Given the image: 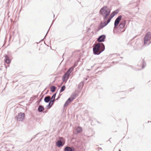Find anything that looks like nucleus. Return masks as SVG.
Instances as JSON below:
<instances>
[{"instance_id": "24", "label": "nucleus", "mask_w": 151, "mask_h": 151, "mask_svg": "<svg viewBox=\"0 0 151 151\" xmlns=\"http://www.w3.org/2000/svg\"><path fill=\"white\" fill-rule=\"evenodd\" d=\"M55 101V100L51 99L49 102L52 105H53Z\"/></svg>"}, {"instance_id": "2", "label": "nucleus", "mask_w": 151, "mask_h": 151, "mask_svg": "<svg viewBox=\"0 0 151 151\" xmlns=\"http://www.w3.org/2000/svg\"><path fill=\"white\" fill-rule=\"evenodd\" d=\"M111 9L106 6H104L99 11V13L103 17L104 20H106L111 12Z\"/></svg>"}, {"instance_id": "9", "label": "nucleus", "mask_w": 151, "mask_h": 151, "mask_svg": "<svg viewBox=\"0 0 151 151\" xmlns=\"http://www.w3.org/2000/svg\"><path fill=\"white\" fill-rule=\"evenodd\" d=\"M106 36L104 35H103L100 36L98 38L97 40L100 42H103L105 41Z\"/></svg>"}, {"instance_id": "11", "label": "nucleus", "mask_w": 151, "mask_h": 151, "mask_svg": "<svg viewBox=\"0 0 151 151\" xmlns=\"http://www.w3.org/2000/svg\"><path fill=\"white\" fill-rule=\"evenodd\" d=\"M5 57L4 60L5 63L7 64L10 63L11 62V60L7 55H4Z\"/></svg>"}, {"instance_id": "18", "label": "nucleus", "mask_w": 151, "mask_h": 151, "mask_svg": "<svg viewBox=\"0 0 151 151\" xmlns=\"http://www.w3.org/2000/svg\"><path fill=\"white\" fill-rule=\"evenodd\" d=\"M104 27V25L102 24L101 23H100L98 29H97V31H99L100 29Z\"/></svg>"}, {"instance_id": "15", "label": "nucleus", "mask_w": 151, "mask_h": 151, "mask_svg": "<svg viewBox=\"0 0 151 151\" xmlns=\"http://www.w3.org/2000/svg\"><path fill=\"white\" fill-rule=\"evenodd\" d=\"M44 110V107L42 105H39L38 108V111L39 112H42Z\"/></svg>"}, {"instance_id": "26", "label": "nucleus", "mask_w": 151, "mask_h": 151, "mask_svg": "<svg viewBox=\"0 0 151 151\" xmlns=\"http://www.w3.org/2000/svg\"><path fill=\"white\" fill-rule=\"evenodd\" d=\"M70 151H75V149L73 147H70Z\"/></svg>"}, {"instance_id": "13", "label": "nucleus", "mask_w": 151, "mask_h": 151, "mask_svg": "<svg viewBox=\"0 0 151 151\" xmlns=\"http://www.w3.org/2000/svg\"><path fill=\"white\" fill-rule=\"evenodd\" d=\"M51 99V98L49 96H47L45 97L44 99V101L46 103H48L49 102Z\"/></svg>"}, {"instance_id": "33", "label": "nucleus", "mask_w": 151, "mask_h": 151, "mask_svg": "<svg viewBox=\"0 0 151 151\" xmlns=\"http://www.w3.org/2000/svg\"><path fill=\"white\" fill-rule=\"evenodd\" d=\"M74 66H75V67L76 66V65L75 64L74 65V66Z\"/></svg>"}, {"instance_id": "19", "label": "nucleus", "mask_w": 151, "mask_h": 151, "mask_svg": "<svg viewBox=\"0 0 151 151\" xmlns=\"http://www.w3.org/2000/svg\"><path fill=\"white\" fill-rule=\"evenodd\" d=\"M76 130L77 132L80 133L82 131V129L81 127H78Z\"/></svg>"}, {"instance_id": "41", "label": "nucleus", "mask_w": 151, "mask_h": 151, "mask_svg": "<svg viewBox=\"0 0 151 151\" xmlns=\"http://www.w3.org/2000/svg\"><path fill=\"white\" fill-rule=\"evenodd\" d=\"M149 44H148L147 45H148Z\"/></svg>"}, {"instance_id": "21", "label": "nucleus", "mask_w": 151, "mask_h": 151, "mask_svg": "<svg viewBox=\"0 0 151 151\" xmlns=\"http://www.w3.org/2000/svg\"><path fill=\"white\" fill-rule=\"evenodd\" d=\"M70 147L68 146H66L65 147L64 150L63 151H70Z\"/></svg>"}, {"instance_id": "32", "label": "nucleus", "mask_w": 151, "mask_h": 151, "mask_svg": "<svg viewBox=\"0 0 151 151\" xmlns=\"http://www.w3.org/2000/svg\"><path fill=\"white\" fill-rule=\"evenodd\" d=\"M117 26H114V30L115 29H116L117 28Z\"/></svg>"}, {"instance_id": "35", "label": "nucleus", "mask_w": 151, "mask_h": 151, "mask_svg": "<svg viewBox=\"0 0 151 151\" xmlns=\"http://www.w3.org/2000/svg\"><path fill=\"white\" fill-rule=\"evenodd\" d=\"M119 151H121V150L119 149Z\"/></svg>"}, {"instance_id": "3", "label": "nucleus", "mask_w": 151, "mask_h": 151, "mask_svg": "<svg viewBox=\"0 0 151 151\" xmlns=\"http://www.w3.org/2000/svg\"><path fill=\"white\" fill-rule=\"evenodd\" d=\"M76 95L77 94L76 93H73L70 97H69L65 102L63 106L64 107L67 106L69 103L71 102L74 99L76 98Z\"/></svg>"}, {"instance_id": "40", "label": "nucleus", "mask_w": 151, "mask_h": 151, "mask_svg": "<svg viewBox=\"0 0 151 151\" xmlns=\"http://www.w3.org/2000/svg\"><path fill=\"white\" fill-rule=\"evenodd\" d=\"M53 16H54H54H55V15H54H54H53Z\"/></svg>"}, {"instance_id": "17", "label": "nucleus", "mask_w": 151, "mask_h": 151, "mask_svg": "<svg viewBox=\"0 0 151 151\" xmlns=\"http://www.w3.org/2000/svg\"><path fill=\"white\" fill-rule=\"evenodd\" d=\"M83 82L81 81L78 85V88L79 89H82L83 86Z\"/></svg>"}, {"instance_id": "28", "label": "nucleus", "mask_w": 151, "mask_h": 151, "mask_svg": "<svg viewBox=\"0 0 151 151\" xmlns=\"http://www.w3.org/2000/svg\"><path fill=\"white\" fill-rule=\"evenodd\" d=\"M128 66L130 67L133 70H136L135 69V68L133 66H132L129 65V66Z\"/></svg>"}, {"instance_id": "6", "label": "nucleus", "mask_w": 151, "mask_h": 151, "mask_svg": "<svg viewBox=\"0 0 151 151\" xmlns=\"http://www.w3.org/2000/svg\"><path fill=\"white\" fill-rule=\"evenodd\" d=\"M71 73V72H69L67 71L64 74L63 76V81H67L69 78V76Z\"/></svg>"}, {"instance_id": "36", "label": "nucleus", "mask_w": 151, "mask_h": 151, "mask_svg": "<svg viewBox=\"0 0 151 151\" xmlns=\"http://www.w3.org/2000/svg\"><path fill=\"white\" fill-rule=\"evenodd\" d=\"M100 149L101 150H102V148H100Z\"/></svg>"}, {"instance_id": "5", "label": "nucleus", "mask_w": 151, "mask_h": 151, "mask_svg": "<svg viewBox=\"0 0 151 151\" xmlns=\"http://www.w3.org/2000/svg\"><path fill=\"white\" fill-rule=\"evenodd\" d=\"M25 114L24 113L20 112L18 114L17 116L15 117L17 121H22L24 119Z\"/></svg>"}, {"instance_id": "25", "label": "nucleus", "mask_w": 151, "mask_h": 151, "mask_svg": "<svg viewBox=\"0 0 151 151\" xmlns=\"http://www.w3.org/2000/svg\"><path fill=\"white\" fill-rule=\"evenodd\" d=\"M145 64H146V63L145 62L144 60H143V62H142V68L143 69L145 68Z\"/></svg>"}, {"instance_id": "4", "label": "nucleus", "mask_w": 151, "mask_h": 151, "mask_svg": "<svg viewBox=\"0 0 151 151\" xmlns=\"http://www.w3.org/2000/svg\"><path fill=\"white\" fill-rule=\"evenodd\" d=\"M151 39V32H148L144 37V44L146 45L148 41H150Z\"/></svg>"}, {"instance_id": "23", "label": "nucleus", "mask_w": 151, "mask_h": 151, "mask_svg": "<svg viewBox=\"0 0 151 151\" xmlns=\"http://www.w3.org/2000/svg\"><path fill=\"white\" fill-rule=\"evenodd\" d=\"M56 93H55L54 94L52 95V96L51 97V99H53V100H55V96H56Z\"/></svg>"}, {"instance_id": "14", "label": "nucleus", "mask_w": 151, "mask_h": 151, "mask_svg": "<svg viewBox=\"0 0 151 151\" xmlns=\"http://www.w3.org/2000/svg\"><path fill=\"white\" fill-rule=\"evenodd\" d=\"M110 20L109 19H108L106 21H105L104 22H101V23L104 27L107 25L110 22Z\"/></svg>"}, {"instance_id": "29", "label": "nucleus", "mask_w": 151, "mask_h": 151, "mask_svg": "<svg viewBox=\"0 0 151 151\" xmlns=\"http://www.w3.org/2000/svg\"><path fill=\"white\" fill-rule=\"evenodd\" d=\"M37 134L36 135H35V136H34L32 138V139H31L30 140V142H31L32 140L33 139H35L36 137V135L37 134Z\"/></svg>"}, {"instance_id": "30", "label": "nucleus", "mask_w": 151, "mask_h": 151, "mask_svg": "<svg viewBox=\"0 0 151 151\" xmlns=\"http://www.w3.org/2000/svg\"><path fill=\"white\" fill-rule=\"evenodd\" d=\"M52 25V24H51V25L50 26V27H49V29H48V31L47 32V33H46V35H45V37H44V39L45 38V37H46V36H47V33H48V31H49V30H50V27H51V25Z\"/></svg>"}, {"instance_id": "20", "label": "nucleus", "mask_w": 151, "mask_h": 151, "mask_svg": "<svg viewBox=\"0 0 151 151\" xmlns=\"http://www.w3.org/2000/svg\"><path fill=\"white\" fill-rule=\"evenodd\" d=\"M65 85H63V86H62L61 87V88L60 91V93H61L63 91H64L65 90Z\"/></svg>"}, {"instance_id": "7", "label": "nucleus", "mask_w": 151, "mask_h": 151, "mask_svg": "<svg viewBox=\"0 0 151 151\" xmlns=\"http://www.w3.org/2000/svg\"><path fill=\"white\" fill-rule=\"evenodd\" d=\"M122 15H120L118 16V17L115 20L114 23V26H118V24H119L122 18Z\"/></svg>"}, {"instance_id": "12", "label": "nucleus", "mask_w": 151, "mask_h": 151, "mask_svg": "<svg viewBox=\"0 0 151 151\" xmlns=\"http://www.w3.org/2000/svg\"><path fill=\"white\" fill-rule=\"evenodd\" d=\"M126 24V21L124 20L122 21L120 23L119 27L120 28H124Z\"/></svg>"}, {"instance_id": "10", "label": "nucleus", "mask_w": 151, "mask_h": 151, "mask_svg": "<svg viewBox=\"0 0 151 151\" xmlns=\"http://www.w3.org/2000/svg\"><path fill=\"white\" fill-rule=\"evenodd\" d=\"M64 144V143H63L62 141L60 140H58L56 142V145L58 147H60L63 146Z\"/></svg>"}, {"instance_id": "8", "label": "nucleus", "mask_w": 151, "mask_h": 151, "mask_svg": "<svg viewBox=\"0 0 151 151\" xmlns=\"http://www.w3.org/2000/svg\"><path fill=\"white\" fill-rule=\"evenodd\" d=\"M119 12V10L117 9L111 12L109 17V19L110 20H111V19L117 13Z\"/></svg>"}, {"instance_id": "31", "label": "nucleus", "mask_w": 151, "mask_h": 151, "mask_svg": "<svg viewBox=\"0 0 151 151\" xmlns=\"http://www.w3.org/2000/svg\"><path fill=\"white\" fill-rule=\"evenodd\" d=\"M42 97L43 96H42V97L39 99V101L40 102L42 100Z\"/></svg>"}, {"instance_id": "16", "label": "nucleus", "mask_w": 151, "mask_h": 151, "mask_svg": "<svg viewBox=\"0 0 151 151\" xmlns=\"http://www.w3.org/2000/svg\"><path fill=\"white\" fill-rule=\"evenodd\" d=\"M56 88V87L55 86H52L50 87V91L52 92L53 93L55 92Z\"/></svg>"}, {"instance_id": "22", "label": "nucleus", "mask_w": 151, "mask_h": 151, "mask_svg": "<svg viewBox=\"0 0 151 151\" xmlns=\"http://www.w3.org/2000/svg\"><path fill=\"white\" fill-rule=\"evenodd\" d=\"M75 67V66H74L73 67H72L70 68H69L68 70H67L69 72H71L73 70L74 68Z\"/></svg>"}, {"instance_id": "1", "label": "nucleus", "mask_w": 151, "mask_h": 151, "mask_svg": "<svg viewBox=\"0 0 151 151\" xmlns=\"http://www.w3.org/2000/svg\"><path fill=\"white\" fill-rule=\"evenodd\" d=\"M93 52L95 55H99L105 50V47L103 43H97L94 44L93 46Z\"/></svg>"}, {"instance_id": "27", "label": "nucleus", "mask_w": 151, "mask_h": 151, "mask_svg": "<svg viewBox=\"0 0 151 151\" xmlns=\"http://www.w3.org/2000/svg\"><path fill=\"white\" fill-rule=\"evenodd\" d=\"M52 106L50 103L49 102L47 105V106L46 107L48 108H50Z\"/></svg>"}, {"instance_id": "38", "label": "nucleus", "mask_w": 151, "mask_h": 151, "mask_svg": "<svg viewBox=\"0 0 151 151\" xmlns=\"http://www.w3.org/2000/svg\"><path fill=\"white\" fill-rule=\"evenodd\" d=\"M124 30H123V31H122L123 32H124Z\"/></svg>"}, {"instance_id": "39", "label": "nucleus", "mask_w": 151, "mask_h": 151, "mask_svg": "<svg viewBox=\"0 0 151 151\" xmlns=\"http://www.w3.org/2000/svg\"><path fill=\"white\" fill-rule=\"evenodd\" d=\"M135 37H134L133 38V39H134V38Z\"/></svg>"}, {"instance_id": "34", "label": "nucleus", "mask_w": 151, "mask_h": 151, "mask_svg": "<svg viewBox=\"0 0 151 151\" xmlns=\"http://www.w3.org/2000/svg\"><path fill=\"white\" fill-rule=\"evenodd\" d=\"M151 122V121L149 122V121H148V123Z\"/></svg>"}, {"instance_id": "37", "label": "nucleus", "mask_w": 151, "mask_h": 151, "mask_svg": "<svg viewBox=\"0 0 151 151\" xmlns=\"http://www.w3.org/2000/svg\"><path fill=\"white\" fill-rule=\"evenodd\" d=\"M14 148V147H12V148L13 149V148Z\"/></svg>"}]
</instances>
